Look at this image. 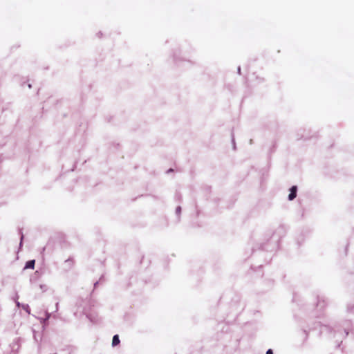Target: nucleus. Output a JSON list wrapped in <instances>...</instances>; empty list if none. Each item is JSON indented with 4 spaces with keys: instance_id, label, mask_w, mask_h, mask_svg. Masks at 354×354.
I'll list each match as a JSON object with an SVG mask.
<instances>
[{
    "instance_id": "obj_3",
    "label": "nucleus",
    "mask_w": 354,
    "mask_h": 354,
    "mask_svg": "<svg viewBox=\"0 0 354 354\" xmlns=\"http://www.w3.org/2000/svg\"><path fill=\"white\" fill-rule=\"evenodd\" d=\"M119 344H120L119 336L118 335H115L113 337L112 346H115L118 345Z\"/></svg>"
},
{
    "instance_id": "obj_5",
    "label": "nucleus",
    "mask_w": 354,
    "mask_h": 354,
    "mask_svg": "<svg viewBox=\"0 0 354 354\" xmlns=\"http://www.w3.org/2000/svg\"><path fill=\"white\" fill-rule=\"evenodd\" d=\"M266 354H273V352H272V349H268L266 352Z\"/></svg>"
},
{
    "instance_id": "obj_2",
    "label": "nucleus",
    "mask_w": 354,
    "mask_h": 354,
    "mask_svg": "<svg viewBox=\"0 0 354 354\" xmlns=\"http://www.w3.org/2000/svg\"><path fill=\"white\" fill-rule=\"evenodd\" d=\"M35 264V260H30L26 262L25 269H34Z\"/></svg>"
},
{
    "instance_id": "obj_4",
    "label": "nucleus",
    "mask_w": 354,
    "mask_h": 354,
    "mask_svg": "<svg viewBox=\"0 0 354 354\" xmlns=\"http://www.w3.org/2000/svg\"><path fill=\"white\" fill-rule=\"evenodd\" d=\"M45 314H46V317L45 318H41V317L40 318L41 323L44 324L45 322L47 321L49 319L50 316V314L48 313H47V312H46Z\"/></svg>"
},
{
    "instance_id": "obj_1",
    "label": "nucleus",
    "mask_w": 354,
    "mask_h": 354,
    "mask_svg": "<svg viewBox=\"0 0 354 354\" xmlns=\"http://www.w3.org/2000/svg\"><path fill=\"white\" fill-rule=\"evenodd\" d=\"M297 187L296 186H292L291 188H290V193L288 196V199L290 201H292L293 199H295L297 196Z\"/></svg>"
}]
</instances>
